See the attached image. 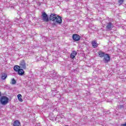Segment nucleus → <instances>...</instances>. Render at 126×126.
Wrapping results in <instances>:
<instances>
[{
  "label": "nucleus",
  "instance_id": "f257e3e1",
  "mask_svg": "<svg viewBox=\"0 0 126 126\" xmlns=\"http://www.w3.org/2000/svg\"><path fill=\"white\" fill-rule=\"evenodd\" d=\"M49 20L50 21H53L54 25H56V23H59V24H62L63 20L62 17L57 15V14H51L49 17Z\"/></svg>",
  "mask_w": 126,
  "mask_h": 126
},
{
  "label": "nucleus",
  "instance_id": "f03ea898",
  "mask_svg": "<svg viewBox=\"0 0 126 126\" xmlns=\"http://www.w3.org/2000/svg\"><path fill=\"white\" fill-rule=\"evenodd\" d=\"M0 103L1 105H6L8 103V98L5 96H2L0 98Z\"/></svg>",
  "mask_w": 126,
  "mask_h": 126
},
{
  "label": "nucleus",
  "instance_id": "7ed1b4c3",
  "mask_svg": "<svg viewBox=\"0 0 126 126\" xmlns=\"http://www.w3.org/2000/svg\"><path fill=\"white\" fill-rule=\"evenodd\" d=\"M42 20L45 22H49V17L46 12H43L42 14Z\"/></svg>",
  "mask_w": 126,
  "mask_h": 126
},
{
  "label": "nucleus",
  "instance_id": "20e7f679",
  "mask_svg": "<svg viewBox=\"0 0 126 126\" xmlns=\"http://www.w3.org/2000/svg\"><path fill=\"white\" fill-rule=\"evenodd\" d=\"M20 67L21 68H23V69H26V63L25 61L22 60L20 63Z\"/></svg>",
  "mask_w": 126,
  "mask_h": 126
},
{
  "label": "nucleus",
  "instance_id": "39448f33",
  "mask_svg": "<svg viewBox=\"0 0 126 126\" xmlns=\"http://www.w3.org/2000/svg\"><path fill=\"white\" fill-rule=\"evenodd\" d=\"M72 38L74 41H79L80 40V36L77 34H73Z\"/></svg>",
  "mask_w": 126,
  "mask_h": 126
},
{
  "label": "nucleus",
  "instance_id": "423d86ee",
  "mask_svg": "<svg viewBox=\"0 0 126 126\" xmlns=\"http://www.w3.org/2000/svg\"><path fill=\"white\" fill-rule=\"evenodd\" d=\"M104 61L106 63H109V61H110V56L108 54H106L104 55Z\"/></svg>",
  "mask_w": 126,
  "mask_h": 126
},
{
  "label": "nucleus",
  "instance_id": "0eeeda50",
  "mask_svg": "<svg viewBox=\"0 0 126 126\" xmlns=\"http://www.w3.org/2000/svg\"><path fill=\"white\" fill-rule=\"evenodd\" d=\"M113 24H112V23L109 22L107 23L106 26V29L107 30H112V28H113Z\"/></svg>",
  "mask_w": 126,
  "mask_h": 126
},
{
  "label": "nucleus",
  "instance_id": "6e6552de",
  "mask_svg": "<svg viewBox=\"0 0 126 126\" xmlns=\"http://www.w3.org/2000/svg\"><path fill=\"white\" fill-rule=\"evenodd\" d=\"M76 55H77V52L75 51H72V52L71 53L70 58L71 59H74L75 57L76 56Z\"/></svg>",
  "mask_w": 126,
  "mask_h": 126
},
{
  "label": "nucleus",
  "instance_id": "1a4fd4ad",
  "mask_svg": "<svg viewBox=\"0 0 126 126\" xmlns=\"http://www.w3.org/2000/svg\"><path fill=\"white\" fill-rule=\"evenodd\" d=\"M13 126H21L20 122L18 120H16L13 123Z\"/></svg>",
  "mask_w": 126,
  "mask_h": 126
},
{
  "label": "nucleus",
  "instance_id": "9d476101",
  "mask_svg": "<svg viewBox=\"0 0 126 126\" xmlns=\"http://www.w3.org/2000/svg\"><path fill=\"white\" fill-rule=\"evenodd\" d=\"M18 74H19V75H23V74H24V70L23 69H20L18 71Z\"/></svg>",
  "mask_w": 126,
  "mask_h": 126
},
{
  "label": "nucleus",
  "instance_id": "9b49d317",
  "mask_svg": "<svg viewBox=\"0 0 126 126\" xmlns=\"http://www.w3.org/2000/svg\"><path fill=\"white\" fill-rule=\"evenodd\" d=\"M92 44L93 48H97V47H98L97 41H92Z\"/></svg>",
  "mask_w": 126,
  "mask_h": 126
},
{
  "label": "nucleus",
  "instance_id": "f8f14e48",
  "mask_svg": "<svg viewBox=\"0 0 126 126\" xmlns=\"http://www.w3.org/2000/svg\"><path fill=\"white\" fill-rule=\"evenodd\" d=\"M98 54L100 57V58H103L105 56V55L106 54H105V53L101 52V51H99L98 52Z\"/></svg>",
  "mask_w": 126,
  "mask_h": 126
},
{
  "label": "nucleus",
  "instance_id": "ddd939ff",
  "mask_svg": "<svg viewBox=\"0 0 126 126\" xmlns=\"http://www.w3.org/2000/svg\"><path fill=\"white\" fill-rule=\"evenodd\" d=\"M17 97L20 102H23V99H22V95H21V94H18Z\"/></svg>",
  "mask_w": 126,
  "mask_h": 126
},
{
  "label": "nucleus",
  "instance_id": "4468645a",
  "mask_svg": "<svg viewBox=\"0 0 126 126\" xmlns=\"http://www.w3.org/2000/svg\"><path fill=\"white\" fill-rule=\"evenodd\" d=\"M20 66H18V65H15L14 67V70H15V71H17L18 72V71L19 70V69H20Z\"/></svg>",
  "mask_w": 126,
  "mask_h": 126
},
{
  "label": "nucleus",
  "instance_id": "2eb2a0df",
  "mask_svg": "<svg viewBox=\"0 0 126 126\" xmlns=\"http://www.w3.org/2000/svg\"><path fill=\"white\" fill-rule=\"evenodd\" d=\"M6 77H7V75L6 74V73H4L2 74V75H1L2 79L4 80L6 78Z\"/></svg>",
  "mask_w": 126,
  "mask_h": 126
},
{
  "label": "nucleus",
  "instance_id": "dca6fc26",
  "mask_svg": "<svg viewBox=\"0 0 126 126\" xmlns=\"http://www.w3.org/2000/svg\"><path fill=\"white\" fill-rule=\"evenodd\" d=\"M16 83V81H15V79H12L11 84H15Z\"/></svg>",
  "mask_w": 126,
  "mask_h": 126
},
{
  "label": "nucleus",
  "instance_id": "f3484780",
  "mask_svg": "<svg viewBox=\"0 0 126 126\" xmlns=\"http://www.w3.org/2000/svg\"><path fill=\"white\" fill-rule=\"evenodd\" d=\"M118 2L120 4H123V2H124V0H119L118 1Z\"/></svg>",
  "mask_w": 126,
  "mask_h": 126
},
{
  "label": "nucleus",
  "instance_id": "a211bd4d",
  "mask_svg": "<svg viewBox=\"0 0 126 126\" xmlns=\"http://www.w3.org/2000/svg\"><path fill=\"white\" fill-rule=\"evenodd\" d=\"M122 126H126V122L125 124H122Z\"/></svg>",
  "mask_w": 126,
  "mask_h": 126
},
{
  "label": "nucleus",
  "instance_id": "6ab92c4d",
  "mask_svg": "<svg viewBox=\"0 0 126 126\" xmlns=\"http://www.w3.org/2000/svg\"><path fill=\"white\" fill-rule=\"evenodd\" d=\"M51 74H53L54 75H55V73L54 72H50Z\"/></svg>",
  "mask_w": 126,
  "mask_h": 126
}]
</instances>
